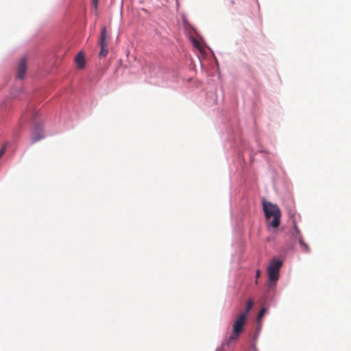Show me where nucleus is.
Returning <instances> with one entry per match:
<instances>
[{"instance_id":"8","label":"nucleus","mask_w":351,"mask_h":351,"mask_svg":"<svg viewBox=\"0 0 351 351\" xmlns=\"http://www.w3.org/2000/svg\"><path fill=\"white\" fill-rule=\"evenodd\" d=\"M254 302L253 300L251 299H249L247 301L245 310V311H241L240 313H245V317L247 318L248 313L251 311L252 306H253Z\"/></svg>"},{"instance_id":"6","label":"nucleus","mask_w":351,"mask_h":351,"mask_svg":"<svg viewBox=\"0 0 351 351\" xmlns=\"http://www.w3.org/2000/svg\"><path fill=\"white\" fill-rule=\"evenodd\" d=\"M75 61L79 69H83L85 66L84 56L82 53L80 52L77 54Z\"/></svg>"},{"instance_id":"3","label":"nucleus","mask_w":351,"mask_h":351,"mask_svg":"<svg viewBox=\"0 0 351 351\" xmlns=\"http://www.w3.org/2000/svg\"><path fill=\"white\" fill-rule=\"evenodd\" d=\"M282 265V262L278 258H272L267 267V274L269 276V287L272 288L276 285L279 278V271Z\"/></svg>"},{"instance_id":"16","label":"nucleus","mask_w":351,"mask_h":351,"mask_svg":"<svg viewBox=\"0 0 351 351\" xmlns=\"http://www.w3.org/2000/svg\"><path fill=\"white\" fill-rule=\"evenodd\" d=\"M4 151H5V147H3V148L0 150V158H1V156L3 154Z\"/></svg>"},{"instance_id":"13","label":"nucleus","mask_w":351,"mask_h":351,"mask_svg":"<svg viewBox=\"0 0 351 351\" xmlns=\"http://www.w3.org/2000/svg\"><path fill=\"white\" fill-rule=\"evenodd\" d=\"M261 274V270H260V269H257V270L256 271V279H258V278L260 277ZM255 283H256V284H257V283H258V280H256Z\"/></svg>"},{"instance_id":"15","label":"nucleus","mask_w":351,"mask_h":351,"mask_svg":"<svg viewBox=\"0 0 351 351\" xmlns=\"http://www.w3.org/2000/svg\"><path fill=\"white\" fill-rule=\"evenodd\" d=\"M294 230H295V232L297 234H300V230L298 229V228L297 227V226L295 224H294Z\"/></svg>"},{"instance_id":"1","label":"nucleus","mask_w":351,"mask_h":351,"mask_svg":"<svg viewBox=\"0 0 351 351\" xmlns=\"http://www.w3.org/2000/svg\"><path fill=\"white\" fill-rule=\"evenodd\" d=\"M263 210L267 220V228H277L280 223L281 210L277 204L266 201H262Z\"/></svg>"},{"instance_id":"7","label":"nucleus","mask_w":351,"mask_h":351,"mask_svg":"<svg viewBox=\"0 0 351 351\" xmlns=\"http://www.w3.org/2000/svg\"><path fill=\"white\" fill-rule=\"evenodd\" d=\"M43 136H44V135H43L42 130L37 128L35 130H34L32 132V142L35 143L36 141H38L40 139H42L43 138Z\"/></svg>"},{"instance_id":"11","label":"nucleus","mask_w":351,"mask_h":351,"mask_svg":"<svg viewBox=\"0 0 351 351\" xmlns=\"http://www.w3.org/2000/svg\"><path fill=\"white\" fill-rule=\"evenodd\" d=\"M266 311H267V309L265 308H262L261 310L260 311V312L258 313V316H257V322L258 323L261 322L263 317L264 316V315L266 313Z\"/></svg>"},{"instance_id":"2","label":"nucleus","mask_w":351,"mask_h":351,"mask_svg":"<svg viewBox=\"0 0 351 351\" xmlns=\"http://www.w3.org/2000/svg\"><path fill=\"white\" fill-rule=\"evenodd\" d=\"M245 314V313L239 314L232 326V333L230 335L228 339L223 343L226 346L230 347L232 345H234L239 339L240 335L243 330V326L247 319Z\"/></svg>"},{"instance_id":"12","label":"nucleus","mask_w":351,"mask_h":351,"mask_svg":"<svg viewBox=\"0 0 351 351\" xmlns=\"http://www.w3.org/2000/svg\"><path fill=\"white\" fill-rule=\"evenodd\" d=\"M98 3H99V0H93V1H92V5L94 7L95 11H97V10Z\"/></svg>"},{"instance_id":"4","label":"nucleus","mask_w":351,"mask_h":351,"mask_svg":"<svg viewBox=\"0 0 351 351\" xmlns=\"http://www.w3.org/2000/svg\"><path fill=\"white\" fill-rule=\"evenodd\" d=\"M27 69V59L23 58L19 64L17 69V77L23 79L25 77V74Z\"/></svg>"},{"instance_id":"14","label":"nucleus","mask_w":351,"mask_h":351,"mask_svg":"<svg viewBox=\"0 0 351 351\" xmlns=\"http://www.w3.org/2000/svg\"><path fill=\"white\" fill-rule=\"evenodd\" d=\"M225 346H226L223 343H222V345L219 348H218L215 351H225Z\"/></svg>"},{"instance_id":"5","label":"nucleus","mask_w":351,"mask_h":351,"mask_svg":"<svg viewBox=\"0 0 351 351\" xmlns=\"http://www.w3.org/2000/svg\"><path fill=\"white\" fill-rule=\"evenodd\" d=\"M109 40V36L107 34L106 27L104 26L101 28L100 39H99V45H108V42Z\"/></svg>"},{"instance_id":"9","label":"nucleus","mask_w":351,"mask_h":351,"mask_svg":"<svg viewBox=\"0 0 351 351\" xmlns=\"http://www.w3.org/2000/svg\"><path fill=\"white\" fill-rule=\"evenodd\" d=\"M100 47L101 49L99 56L100 58H104L108 53V45H100Z\"/></svg>"},{"instance_id":"10","label":"nucleus","mask_w":351,"mask_h":351,"mask_svg":"<svg viewBox=\"0 0 351 351\" xmlns=\"http://www.w3.org/2000/svg\"><path fill=\"white\" fill-rule=\"evenodd\" d=\"M299 243H300V247H302V249L305 252H310V249H309V247L308 246V245L303 241V239H302L301 237H299Z\"/></svg>"}]
</instances>
